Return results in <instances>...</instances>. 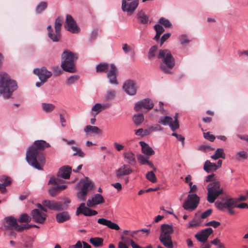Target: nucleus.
<instances>
[{"instance_id": "obj_1", "label": "nucleus", "mask_w": 248, "mask_h": 248, "mask_svg": "<svg viewBox=\"0 0 248 248\" xmlns=\"http://www.w3.org/2000/svg\"><path fill=\"white\" fill-rule=\"evenodd\" d=\"M50 145L43 140L35 141L33 144L29 147L26 155L27 162L33 168L42 170L46 162L43 151Z\"/></svg>"}, {"instance_id": "obj_2", "label": "nucleus", "mask_w": 248, "mask_h": 248, "mask_svg": "<svg viewBox=\"0 0 248 248\" xmlns=\"http://www.w3.org/2000/svg\"><path fill=\"white\" fill-rule=\"evenodd\" d=\"M17 89L16 81L12 79L8 74H0V96H2L5 99L10 98Z\"/></svg>"}, {"instance_id": "obj_3", "label": "nucleus", "mask_w": 248, "mask_h": 248, "mask_svg": "<svg viewBox=\"0 0 248 248\" xmlns=\"http://www.w3.org/2000/svg\"><path fill=\"white\" fill-rule=\"evenodd\" d=\"M157 58L161 59L162 64L160 68L165 73H170L171 69L175 65V60L170 51L168 49H161L159 51Z\"/></svg>"}, {"instance_id": "obj_4", "label": "nucleus", "mask_w": 248, "mask_h": 248, "mask_svg": "<svg viewBox=\"0 0 248 248\" xmlns=\"http://www.w3.org/2000/svg\"><path fill=\"white\" fill-rule=\"evenodd\" d=\"M173 232L171 224H164L161 226V233L159 237L160 242L167 248H173L171 234Z\"/></svg>"}, {"instance_id": "obj_5", "label": "nucleus", "mask_w": 248, "mask_h": 248, "mask_svg": "<svg viewBox=\"0 0 248 248\" xmlns=\"http://www.w3.org/2000/svg\"><path fill=\"white\" fill-rule=\"evenodd\" d=\"M77 58L75 55L71 51L66 50L62 54V64L61 67L64 71L73 73L76 71L74 67V60Z\"/></svg>"}, {"instance_id": "obj_6", "label": "nucleus", "mask_w": 248, "mask_h": 248, "mask_svg": "<svg viewBox=\"0 0 248 248\" xmlns=\"http://www.w3.org/2000/svg\"><path fill=\"white\" fill-rule=\"evenodd\" d=\"M207 200L210 203H213L217 198L223 193V188L220 187V182L214 181L209 183L207 187Z\"/></svg>"}, {"instance_id": "obj_7", "label": "nucleus", "mask_w": 248, "mask_h": 248, "mask_svg": "<svg viewBox=\"0 0 248 248\" xmlns=\"http://www.w3.org/2000/svg\"><path fill=\"white\" fill-rule=\"evenodd\" d=\"M62 21L60 17H57L55 21V32H53L51 26L48 25L47 27L48 30V36L53 42H58L60 39V29Z\"/></svg>"}, {"instance_id": "obj_8", "label": "nucleus", "mask_w": 248, "mask_h": 248, "mask_svg": "<svg viewBox=\"0 0 248 248\" xmlns=\"http://www.w3.org/2000/svg\"><path fill=\"white\" fill-rule=\"evenodd\" d=\"M21 227L17 223L16 218L9 216L4 218V221L1 226V229L4 231H16L21 232Z\"/></svg>"}, {"instance_id": "obj_9", "label": "nucleus", "mask_w": 248, "mask_h": 248, "mask_svg": "<svg viewBox=\"0 0 248 248\" xmlns=\"http://www.w3.org/2000/svg\"><path fill=\"white\" fill-rule=\"evenodd\" d=\"M80 183H83V186L80 191L77 193V196L79 200L84 201L86 200L88 192L93 189V184L87 177H86L85 179L80 180Z\"/></svg>"}, {"instance_id": "obj_10", "label": "nucleus", "mask_w": 248, "mask_h": 248, "mask_svg": "<svg viewBox=\"0 0 248 248\" xmlns=\"http://www.w3.org/2000/svg\"><path fill=\"white\" fill-rule=\"evenodd\" d=\"M199 202L200 198L197 194H188L186 200L183 203V207L186 210L192 211L198 207Z\"/></svg>"}, {"instance_id": "obj_11", "label": "nucleus", "mask_w": 248, "mask_h": 248, "mask_svg": "<svg viewBox=\"0 0 248 248\" xmlns=\"http://www.w3.org/2000/svg\"><path fill=\"white\" fill-rule=\"evenodd\" d=\"M139 0H122V10L126 12L129 16L131 15L139 5Z\"/></svg>"}, {"instance_id": "obj_12", "label": "nucleus", "mask_w": 248, "mask_h": 248, "mask_svg": "<svg viewBox=\"0 0 248 248\" xmlns=\"http://www.w3.org/2000/svg\"><path fill=\"white\" fill-rule=\"evenodd\" d=\"M138 88L137 83L133 80H126L123 86V88L125 92L129 95H135L137 93Z\"/></svg>"}, {"instance_id": "obj_13", "label": "nucleus", "mask_w": 248, "mask_h": 248, "mask_svg": "<svg viewBox=\"0 0 248 248\" xmlns=\"http://www.w3.org/2000/svg\"><path fill=\"white\" fill-rule=\"evenodd\" d=\"M65 28L72 33H78L79 29L77 26L76 22L71 15L66 16V20L64 23Z\"/></svg>"}, {"instance_id": "obj_14", "label": "nucleus", "mask_w": 248, "mask_h": 248, "mask_svg": "<svg viewBox=\"0 0 248 248\" xmlns=\"http://www.w3.org/2000/svg\"><path fill=\"white\" fill-rule=\"evenodd\" d=\"M154 106V103L150 99L146 98L137 102L135 104L134 108L137 111H140L142 108L149 110L153 108Z\"/></svg>"}, {"instance_id": "obj_15", "label": "nucleus", "mask_w": 248, "mask_h": 248, "mask_svg": "<svg viewBox=\"0 0 248 248\" xmlns=\"http://www.w3.org/2000/svg\"><path fill=\"white\" fill-rule=\"evenodd\" d=\"M80 214H83L85 216H93L97 214L95 210L90 209L86 206L85 203H81L79 206L77 208L76 215L78 216Z\"/></svg>"}, {"instance_id": "obj_16", "label": "nucleus", "mask_w": 248, "mask_h": 248, "mask_svg": "<svg viewBox=\"0 0 248 248\" xmlns=\"http://www.w3.org/2000/svg\"><path fill=\"white\" fill-rule=\"evenodd\" d=\"M215 205L217 209L223 211L229 207H234V205H235V200L234 198H228L224 202L217 201L215 202Z\"/></svg>"}, {"instance_id": "obj_17", "label": "nucleus", "mask_w": 248, "mask_h": 248, "mask_svg": "<svg viewBox=\"0 0 248 248\" xmlns=\"http://www.w3.org/2000/svg\"><path fill=\"white\" fill-rule=\"evenodd\" d=\"M33 73L38 76L40 80H43L44 81H46L52 75L51 72L48 71L45 67H43L40 69H34L33 70Z\"/></svg>"}, {"instance_id": "obj_18", "label": "nucleus", "mask_w": 248, "mask_h": 248, "mask_svg": "<svg viewBox=\"0 0 248 248\" xmlns=\"http://www.w3.org/2000/svg\"><path fill=\"white\" fill-rule=\"evenodd\" d=\"M211 228H208L198 232L195 235L196 238L200 242L205 243L207 240L209 235L213 233Z\"/></svg>"}, {"instance_id": "obj_19", "label": "nucleus", "mask_w": 248, "mask_h": 248, "mask_svg": "<svg viewBox=\"0 0 248 248\" xmlns=\"http://www.w3.org/2000/svg\"><path fill=\"white\" fill-rule=\"evenodd\" d=\"M45 207L48 209L55 211H61L63 210V203L62 202H57L50 200H44L42 202Z\"/></svg>"}, {"instance_id": "obj_20", "label": "nucleus", "mask_w": 248, "mask_h": 248, "mask_svg": "<svg viewBox=\"0 0 248 248\" xmlns=\"http://www.w3.org/2000/svg\"><path fill=\"white\" fill-rule=\"evenodd\" d=\"M104 202V199L101 194H95L91 198L88 199L87 202V206L93 207L96 205L103 203Z\"/></svg>"}, {"instance_id": "obj_21", "label": "nucleus", "mask_w": 248, "mask_h": 248, "mask_svg": "<svg viewBox=\"0 0 248 248\" xmlns=\"http://www.w3.org/2000/svg\"><path fill=\"white\" fill-rule=\"evenodd\" d=\"M110 66V68L108 71L107 77L110 83L117 85L118 84L117 80V68L114 64H111Z\"/></svg>"}, {"instance_id": "obj_22", "label": "nucleus", "mask_w": 248, "mask_h": 248, "mask_svg": "<svg viewBox=\"0 0 248 248\" xmlns=\"http://www.w3.org/2000/svg\"><path fill=\"white\" fill-rule=\"evenodd\" d=\"M111 106L110 104L109 103H105V104H100V103H96L92 108L91 110V115L94 117H95L99 113H100L102 110H104L108 108H109Z\"/></svg>"}, {"instance_id": "obj_23", "label": "nucleus", "mask_w": 248, "mask_h": 248, "mask_svg": "<svg viewBox=\"0 0 248 248\" xmlns=\"http://www.w3.org/2000/svg\"><path fill=\"white\" fill-rule=\"evenodd\" d=\"M32 220L36 223H43L46 219V215L42 214L38 209H34L31 213Z\"/></svg>"}, {"instance_id": "obj_24", "label": "nucleus", "mask_w": 248, "mask_h": 248, "mask_svg": "<svg viewBox=\"0 0 248 248\" xmlns=\"http://www.w3.org/2000/svg\"><path fill=\"white\" fill-rule=\"evenodd\" d=\"M97 223L104 226H106L110 229L118 231L120 229L119 226L117 223L112 222L111 220H108L105 218H99L97 220Z\"/></svg>"}, {"instance_id": "obj_25", "label": "nucleus", "mask_w": 248, "mask_h": 248, "mask_svg": "<svg viewBox=\"0 0 248 248\" xmlns=\"http://www.w3.org/2000/svg\"><path fill=\"white\" fill-rule=\"evenodd\" d=\"M132 172V170L131 168L128 167L127 165L124 164L116 170V176L119 179L123 176L130 174Z\"/></svg>"}, {"instance_id": "obj_26", "label": "nucleus", "mask_w": 248, "mask_h": 248, "mask_svg": "<svg viewBox=\"0 0 248 248\" xmlns=\"http://www.w3.org/2000/svg\"><path fill=\"white\" fill-rule=\"evenodd\" d=\"M137 18L138 22L142 25H147L151 23L149 16L142 10H140L137 13Z\"/></svg>"}, {"instance_id": "obj_27", "label": "nucleus", "mask_w": 248, "mask_h": 248, "mask_svg": "<svg viewBox=\"0 0 248 248\" xmlns=\"http://www.w3.org/2000/svg\"><path fill=\"white\" fill-rule=\"evenodd\" d=\"M72 168L68 166H64L60 168L57 174L58 176L61 177L62 179H68L71 173Z\"/></svg>"}, {"instance_id": "obj_28", "label": "nucleus", "mask_w": 248, "mask_h": 248, "mask_svg": "<svg viewBox=\"0 0 248 248\" xmlns=\"http://www.w3.org/2000/svg\"><path fill=\"white\" fill-rule=\"evenodd\" d=\"M139 143L141 147L142 153L145 155L150 156L155 154V151L152 147L144 141H140Z\"/></svg>"}, {"instance_id": "obj_29", "label": "nucleus", "mask_w": 248, "mask_h": 248, "mask_svg": "<svg viewBox=\"0 0 248 248\" xmlns=\"http://www.w3.org/2000/svg\"><path fill=\"white\" fill-rule=\"evenodd\" d=\"M116 94V92L115 90H108L104 95L103 100L105 102H110L115 99Z\"/></svg>"}, {"instance_id": "obj_30", "label": "nucleus", "mask_w": 248, "mask_h": 248, "mask_svg": "<svg viewBox=\"0 0 248 248\" xmlns=\"http://www.w3.org/2000/svg\"><path fill=\"white\" fill-rule=\"evenodd\" d=\"M203 169L208 173L215 171L217 170L216 163H212L209 160H206L205 162Z\"/></svg>"}, {"instance_id": "obj_31", "label": "nucleus", "mask_w": 248, "mask_h": 248, "mask_svg": "<svg viewBox=\"0 0 248 248\" xmlns=\"http://www.w3.org/2000/svg\"><path fill=\"white\" fill-rule=\"evenodd\" d=\"M56 218L58 223H62L69 220L70 216L67 212H62L56 215Z\"/></svg>"}, {"instance_id": "obj_32", "label": "nucleus", "mask_w": 248, "mask_h": 248, "mask_svg": "<svg viewBox=\"0 0 248 248\" xmlns=\"http://www.w3.org/2000/svg\"><path fill=\"white\" fill-rule=\"evenodd\" d=\"M84 131L86 133H92L96 134H101L102 130L97 126L88 125L84 127Z\"/></svg>"}, {"instance_id": "obj_33", "label": "nucleus", "mask_w": 248, "mask_h": 248, "mask_svg": "<svg viewBox=\"0 0 248 248\" xmlns=\"http://www.w3.org/2000/svg\"><path fill=\"white\" fill-rule=\"evenodd\" d=\"M158 122L163 125H169L170 127L171 124H173L172 118L168 116H161Z\"/></svg>"}, {"instance_id": "obj_34", "label": "nucleus", "mask_w": 248, "mask_h": 248, "mask_svg": "<svg viewBox=\"0 0 248 248\" xmlns=\"http://www.w3.org/2000/svg\"><path fill=\"white\" fill-rule=\"evenodd\" d=\"M211 158L214 160L218 159L219 158L224 159L225 158V154L222 148H217L215 154L211 156Z\"/></svg>"}, {"instance_id": "obj_35", "label": "nucleus", "mask_w": 248, "mask_h": 248, "mask_svg": "<svg viewBox=\"0 0 248 248\" xmlns=\"http://www.w3.org/2000/svg\"><path fill=\"white\" fill-rule=\"evenodd\" d=\"M89 241L95 247H101L103 246V239L100 237L91 238Z\"/></svg>"}, {"instance_id": "obj_36", "label": "nucleus", "mask_w": 248, "mask_h": 248, "mask_svg": "<svg viewBox=\"0 0 248 248\" xmlns=\"http://www.w3.org/2000/svg\"><path fill=\"white\" fill-rule=\"evenodd\" d=\"M144 119V116L142 113L135 114L133 117V121L137 126L140 125L143 122Z\"/></svg>"}, {"instance_id": "obj_37", "label": "nucleus", "mask_w": 248, "mask_h": 248, "mask_svg": "<svg viewBox=\"0 0 248 248\" xmlns=\"http://www.w3.org/2000/svg\"><path fill=\"white\" fill-rule=\"evenodd\" d=\"M123 155L124 158L127 160L129 162L132 163L136 162L135 154L131 151L124 152Z\"/></svg>"}, {"instance_id": "obj_38", "label": "nucleus", "mask_w": 248, "mask_h": 248, "mask_svg": "<svg viewBox=\"0 0 248 248\" xmlns=\"http://www.w3.org/2000/svg\"><path fill=\"white\" fill-rule=\"evenodd\" d=\"M109 65L107 63H101L96 65V71L98 73L107 72L108 69Z\"/></svg>"}, {"instance_id": "obj_39", "label": "nucleus", "mask_w": 248, "mask_h": 248, "mask_svg": "<svg viewBox=\"0 0 248 248\" xmlns=\"http://www.w3.org/2000/svg\"><path fill=\"white\" fill-rule=\"evenodd\" d=\"M42 108L43 111L46 112H51L55 108V106L50 103H42Z\"/></svg>"}, {"instance_id": "obj_40", "label": "nucleus", "mask_w": 248, "mask_h": 248, "mask_svg": "<svg viewBox=\"0 0 248 248\" xmlns=\"http://www.w3.org/2000/svg\"><path fill=\"white\" fill-rule=\"evenodd\" d=\"M79 78L78 75H72L67 78L65 83L68 86L74 84L79 79Z\"/></svg>"}, {"instance_id": "obj_41", "label": "nucleus", "mask_w": 248, "mask_h": 248, "mask_svg": "<svg viewBox=\"0 0 248 248\" xmlns=\"http://www.w3.org/2000/svg\"><path fill=\"white\" fill-rule=\"evenodd\" d=\"M62 178L60 176H58V174H57V177H51L48 182V185H58L59 184L63 183L64 182Z\"/></svg>"}, {"instance_id": "obj_42", "label": "nucleus", "mask_w": 248, "mask_h": 248, "mask_svg": "<svg viewBox=\"0 0 248 248\" xmlns=\"http://www.w3.org/2000/svg\"><path fill=\"white\" fill-rule=\"evenodd\" d=\"M151 131L149 128L144 130L142 128H140L135 130V134L138 136H140L141 137L149 135Z\"/></svg>"}, {"instance_id": "obj_43", "label": "nucleus", "mask_w": 248, "mask_h": 248, "mask_svg": "<svg viewBox=\"0 0 248 248\" xmlns=\"http://www.w3.org/2000/svg\"><path fill=\"white\" fill-rule=\"evenodd\" d=\"M178 113H176L174 116V120L173 121V124H171L170 129L172 131H174L179 128V124L178 120Z\"/></svg>"}, {"instance_id": "obj_44", "label": "nucleus", "mask_w": 248, "mask_h": 248, "mask_svg": "<svg viewBox=\"0 0 248 248\" xmlns=\"http://www.w3.org/2000/svg\"><path fill=\"white\" fill-rule=\"evenodd\" d=\"M71 148L74 151H75V153L73 154L74 156H78L81 157H83L85 156L84 153L81 151V149L74 146H72Z\"/></svg>"}, {"instance_id": "obj_45", "label": "nucleus", "mask_w": 248, "mask_h": 248, "mask_svg": "<svg viewBox=\"0 0 248 248\" xmlns=\"http://www.w3.org/2000/svg\"><path fill=\"white\" fill-rule=\"evenodd\" d=\"M0 181L6 186H9L12 183V179L11 177L6 175H2L0 176Z\"/></svg>"}, {"instance_id": "obj_46", "label": "nucleus", "mask_w": 248, "mask_h": 248, "mask_svg": "<svg viewBox=\"0 0 248 248\" xmlns=\"http://www.w3.org/2000/svg\"><path fill=\"white\" fill-rule=\"evenodd\" d=\"M31 218L27 214H22L19 217V221L21 223H28L31 221Z\"/></svg>"}, {"instance_id": "obj_47", "label": "nucleus", "mask_w": 248, "mask_h": 248, "mask_svg": "<svg viewBox=\"0 0 248 248\" xmlns=\"http://www.w3.org/2000/svg\"><path fill=\"white\" fill-rule=\"evenodd\" d=\"M149 157L146 155L145 156L142 155L140 154L137 155V160L142 165H145L148 162Z\"/></svg>"}, {"instance_id": "obj_48", "label": "nucleus", "mask_w": 248, "mask_h": 248, "mask_svg": "<svg viewBox=\"0 0 248 248\" xmlns=\"http://www.w3.org/2000/svg\"><path fill=\"white\" fill-rule=\"evenodd\" d=\"M47 7V3L45 1L41 2L36 7V13L39 14L44 11Z\"/></svg>"}, {"instance_id": "obj_49", "label": "nucleus", "mask_w": 248, "mask_h": 248, "mask_svg": "<svg viewBox=\"0 0 248 248\" xmlns=\"http://www.w3.org/2000/svg\"><path fill=\"white\" fill-rule=\"evenodd\" d=\"M146 178L152 183L156 182L157 179L153 171L148 172L146 175Z\"/></svg>"}, {"instance_id": "obj_50", "label": "nucleus", "mask_w": 248, "mask_h": 248, "mask_svg": "<svg viewBox=\"0 0 248 248\" xmlns=\"http://www.w3.org/2000/svg\"><path fill=\"white\" fill-rule=\"evenodd\" d=\"M157 49V46H154L151 47L148 53V58L149 59H152L155 56Z\"/></svg>"}, {"instance_id": "obj_51", "label": "nucleus", "mask_w": 248, "mask_h": 248, "mask_svg": "<svg viewBox=\"0 0 248 248\" xmlns=\"http://www.w3.org/2000/svg\"><path fill=\"white\" fill-rule=\"evenodd\" d=\"M159 23L163 25L166 28H169L171 26V23L168 19L161 17L159 20Z\"/></svg>"}, {"instance_id": "obj_52", "label": "nucleus", "mask_w": 248, "mask_h": 248, "mask_svg": "<svg viewBox=\"0 0 248 248\" xmlns=\"http://www.w3.org/2000/svg\"><path fill=\"white\" fill-rule=\"evenodd\" d=\"M201 223V220L199 219H193L190 221L188 226V228H191L194 227L199 226Z\"/></svg>"}, {"instance_id": "obj_53", "label": "nucleus", "mask_w": 248, "mask_h": 248, "mask_svg": "<svg viewBox=\"0 0 248 248\" xmlns=\"http://www.w3.org/2000/svg\"><path fill=\"white\" fill-rule=\"evenodd\" d=\"M220 225V222L218 221H216L215 220H213L209 221L207 223H206L205 224V226H212L215 228H217L218 226H219Z\"/></svg>"}, {"instance_id": "obj_54", "label": "nucleus", "mask_w": 248, "mask_h": 248, "mask_svg": "<svg viewBox=\"0 0 248 248\" xmlns=\"http://www.w3.org/2000/svg\"><path fill=\"white\" fill-rule=\"evenodd\" d=\"M154 29L156 31V33L161 34L164 31L163 27L159 24H156L154 26Z\"/></svg>"}, {"instance_id": "obj_55", "label": "nucleus", "mask_w": 248, "mask_h": 248, "mask_svg": "<svg viewBox=\"0 0 248 248\" xmlns=\"http://www.w3.org/2000/svg\"><path fill=\"white\" fill-rule=\"evenodd\" d=\"M179 40L182 44L188 43L189 40L185 34H182L179 36Z\"/></svg>"}, {"instance_id": "obj_56", "label": "nucleus", "mask_w": 248, "mask_h": 248, "mask_svg": "<svg viewBox=\"0 0 248 248\" xmlns=\"http://www.w3.org/2000/svg\"><path fill=\"white\" fill-rule=\"evenodd\" d=\"M151 133L153 131H160L163 130V128L161 127L158 124H155L149 127Z\"/></svg>"}, {"instance_id": "obj_57", "label": "nucleus", "mask_w": 248, "mask_h": 248, "mask_svg": "<svg viewBox=\"0 0 248 248\" xmlns=\"http://www.w3.org/2000/svg\"><path fill=\"white\" fill-rule=\"evenodd\" d=\"M203 136L205 139H207L210 141H213L215 139V137L213 135L211 134L209 132L204 133Z\"/></svg>"}, {"instance_id": "obj_58", "label": "nucleus", "mask_w": 248, "mask_h": 248, "mask_svg": "<svg viewBox=\"0 0 248 248\" xmlns=\"http://www.w3.org/2000/svg\"><path fill=\"white\" fill-rule=\"evenodd\" d=\"M236 155L239 157V158H237V159L239 160L240 158H243V159H247L248 157V154L246 152L244 151H242L238 152L236 154Z\"/></svg>"}, {"instance_id": "obj_59", "label": "nucleus", "mask_w": 248, "mask_h": 248, "mask_svg": "<svg viewBox=\"0 0 248 248\" xmlns=\"http://www.w3.org/2000/svg\"><path fill=\"white\" fill-rule=\"evenodd\" d=\"M52 69L54 73V75L55 76H58L60 75L62 72V70L60 68V67L58 66H54Z\"/></svg>"}, {"instance_id": "obj_60", "label": "nucleus", "mask_w": 248, "mask_h": 248, "mask_svg": "<svg viewBox=\"0 0 248 248\" xmlns=\"http://www.w3.org/2000/svg\"><path fill=\"white\" fill-rule=\"evenodd\" d=\"M170 36V33H166L164 34L160 39V45H162L164 42L167 40Z\"/></svg>"}, {"instance_id": "obj_61", "label": "nucleus", "mask_w": 248, "mask_h": 248, "mask_svg": "<svg viewBox=\"0 0 248 248\" xmlns=\"http://www.w3.org/2000/svg\"><path fill=\"white\" fill-rule=\"evenodd\" d=\"M212 212V209H208L201 214V217L202 218H205L209 217Z\"/></svg>"}, {"instance_id": "obj_62", "label": "nucleus", "mask_w": 248, "mask_h": 248, "mask_svg": "<svg viewBox=\"0 0 248 248\" xmlns=\"http://www.w3.org/2000/svg\"><path fill=\"white\" fill-rule=\"evenodd\" d=\"M171 135L172 136L175 137L177 138V139L178 140L181 141L182 144L184 145V140H185V138L184 137H183L181 135L177 134H176L175 133H172Z\"/></svg>"}, {"instance_id": "obj_63", "label": "nucleus", "mask_w": 248, "mask_h": 248, "mask_svg": "<svg viewBox=\"0 0 248 248\" xmlns=\"http://www.w3.org/2000/svg\"><path fill=\"white\" fill-rule=\"evenodd\" d=\"M67 248H82V242L78 241L75 245H69Z\"/></svg>"}, {"instance_id": "obj_64", "label": "nucleus", "mask_w": 248, "mask_h": 248, "mask_svg": "<svg viewBox=\"0 0 248 248\" xmlns=\"http://www.w3.org/2000/svg\"><path fill=\"white\" fill-rule=\"evenodd\" d=\"M234 207H237L238 208H242V209H248V204L247 203H241L238 205H237V203H235V205H234Z\"/></svg>"}]
</instances>
